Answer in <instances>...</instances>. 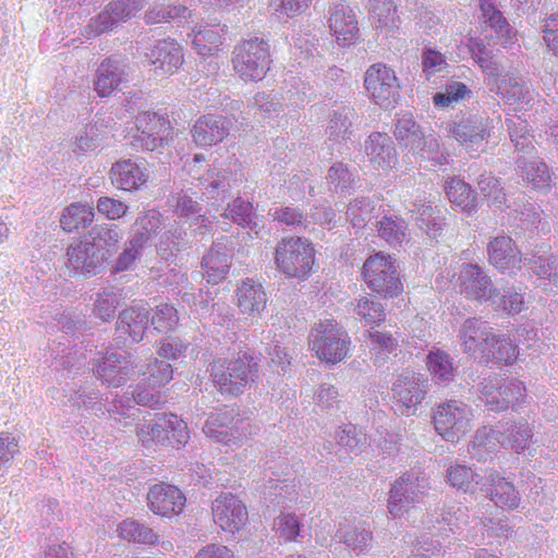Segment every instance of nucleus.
Masks as SVG:
<instances>
[{"instance_id": "a211bd4d", "label": "nucleus", "mask_w": 558, "mask_h": 558, "mask_svg": "<svg viewBox=\"0 0 558 558\" xmlns=\"http://www.w3.org/2000/svg\"><path fill=\"white\" fill-rule=\"evenodd\" d=\"M185 495L177 486L158 483L153 485L147 494V505L153 513L163 518L181 514L185 508Z\"/></svg>"}, {"instance_id": "f03ea898", "label": "nucleus", "mask_w": 558, "mask_h": 558, "mask_svg": "<svg viewBox=\"0 0 558 558\" xmlns=\"http://www.w3.org/2000/svg\"><path fill=\"white\" fill-rule=\"evenodd\" d=\"M208 371L213 384L221 393L238 396L257 376L258 363L253 354L240 350L215 357Z\"/></svg>"}, {"instance_id": "9d476101", "label": "nucleus", "mask_w": 558, "mask_h": 558, "mask_svg": "<svg viewBox=\"0 0 558 558\" xmlns=\"http://www.w3.org/2000/svg\"><path fill=\"white\" fill-rule=\"evenodd\" d=\"M429 489L428 480L417 471H410L391 486L388 499L389 512L402 517L413 504L421 502Z\"/></svg>"}, {"instance_id": "864d4df0", "label": "nucleus", "mask_w": 558, "mask_h": 558, "mask_svg": "<svg viewBox=\"0 0 558 558\" xmlns=\"http://www.w3.org/2000/svg\"><path fill=\"white\" fill-rule=\"evenodd\" d=\"M145 246V238L141 235H134L125 245L123 252L117 258L113 271L122 272L132 269L135 262L140 258L142 250Z\"/></svg>"}, {"instance_id": "1a4fd4ad", "label": "nucleus", "mask_w": 558, "mask_h": 558, "mask_svg": "<svg viewBox=\"0 0 558 558\" xmlns=\"http://www.w3.org/2000/svg\"><path fill=\"white\" fill-rule=\"evenodd\" d=\"M366 92L383 109L393 108L400 99V82L396 72L384 63H374L365 72Z\"/></svg>"}, {"instance_id": "412c9836", "label": "nucleus", "mask_w": 558, "mask_h": 558, "mask_svg": "<svg viewBox=\"0 0 558 558\" xmlns=\"http://www.w3.org/2000/svg\"><path fill=\"white\" fill-rule=\"evenodd\" d=\"M460 293L466 299L487 302L495 289L490 277L477 264H462L458 275Z\"/></svg>"}, {"instance_id": "49530a36", "label": "nucleus", "mask_w": 558, "mask_h": 558, "mask_svg": "<svg viewBox=\"0 0 558 558\" xmlns=\"http://www.w3.org/2000/svg\"><path fill=\"white\" fill-rule=\"evenodd\" d=\"M192 44L198 54L208 57L220 51L223 41L219 28L213 26L195 32Z\"/></svg>"}, {"instance_id": "4c0bfd02", "label": "nucleus", "mask_w": 558, "mask_h": 558, "mask_svg": "<svg viewBox=\"0 0 558 558\" xmlns=\"http://www.w3.org/2000/svg\"><path fill=\"white\" fill-rule=\"evenodd\" d=\"M517 169L521 178L531 183L535 189H543L549 185L550 174L548 167L545 162L525 157L517 159Z\"/></svg>"}, {"instance_id": "6ab92c4d", "label": "nucleus", "mask_w": 558, "mask_h": 558, "mask_svg": "<svg viewBox=\"0 0 558 558\" xmlns=\"http://www.w3.org/2000/svg\"><path fill=\"white\" fill-rule=\"evenodd\" d=\"M523 263L537 277L544 290L549 292L558 290V257L545 245L536 246L526 253Z\"/></svg>"}, {"instance_id": "20e7f679", "label": "nucleus", "mask_w": 558, "mask_h": 558, "mask_svg": "<svg viewBox=\"0 0 558 558\" xmlns=\"http://www.w3.org/2000/svg\"><path fill=\"white\" fill-rule=\"evenodd\" d=\"M272 60L270 46L258 36L241 40L232 52L233 71L244 82H259L270 70Z\"/></svg>"}, {"instance_id": "680f3d73", "label": "nucleus", "mask_w": 558, "mask_h": 558, "mask_svg": "<svg viewBox=\"0 0 558 558\" xmlns=\"http://www.w3.org/2000/svg\"><path fill=\"white\" fill-rule=\"evenodd\" d=\"M446 555V548L435 535H423L414 545L412 555L409 558H439Z\"/></svg>"}, {"instance_id": "13d9d810", "label": "nucleus", "mask_w": 558, "mask_h": 558, "mask_svg": "<svg viewBox=\"0 0 558 558\" xmlns=\"http://www.w3.org/2000/svg\"><path fill=\"white\" fill-rule=\"evenodd\" d=\"M355 313L366 326L378 325L385 320L386 316L383 304L374 298L361 299L355 307Z\"/></svg>"}, {"instance_id": "f3484780", "label": "nucleus", "mask_w": 558, "mask_h": 558, "mask_svg": "<svg viewBox=\"0 0 558 558\" xmlns=\"http://www.w3.org/2000/svg\"><path fill=\"white\" fill-rule=\"evenodd\" d=\"M267 292L259 280L245 278L236 283L234 304L241 315L257 319L267 307Z\"/></svg>"}, {"instance_id": "c03bdc74", "label": "nucleus", "mask_w": 558, "mask_h": 558, "mask_svg": "<svg viewBox=\"0 0 558 558\" xmlns=\"http://www.w3.org/2000/svg\"><path fill=\"white\" fill-rule=\"evenodd\" d=\"M447 482L457 489L464 493H472L477 485L482 486L484 476L476 474L466 465L456 464L448 468Z\"/></svg>"}, {"instance_id": "7c9ffc66", "label": "nucleus", "mask_w": 558, "mask_h": 558, "mask_svg": "<svg viewBox=\"0 0 558 558\" xmlns=\"http://www.w3.org/2000/svg\"><path fill=\"white\" fill-rule=\"evenodd\" d=\"M133 366L125 357L110 354L101 359L96 366V373L108 386L120 387L126 383Z\"/></svg>"}, {"instance_id": "bf43d9fd", "label": "nucleus", "mask_w": 558, "mask_h": 558, "mask_svg": "<svg viewBox=\"0 0 558 558\" xmlns=\"http://www.w3.org/2000/svg\"><path fill=\"white\" fill-rule=\"evenodd\" d=\"M499 389L501 390L504 411L520 404L525 398V387L522 381L510 378L499 377Z\"/></svg>"}, {"instance_id": "a18cd8bd", "label": "nucleus", "mask_w": 558, "mask_h": 558, "mask_svg": "<svg viewBox=\"0 0 558 558\" xmlns=\"http://www.w3.org/2000/svg\"><path fill=\"white\" fill-rule=\"evenodd\" d=\"M117 532L121 538L138 544L155 545L159 539L153 529L129 519L118 525Z\"/></svg>"}, {"instance_id": "dca6fc26", "label": "nucleus", "mask_w": 558, "mask_h": 558, "mask_svg": "<svg viewBox=\"0 0 558 558\" xmlns=\"http://www.w3.org/2000/svg\"><path fill=\"white\" fill-rule=\"evenodd\" d=\"M494 333L495 329L482 318H466L459 330L463 352L481 362L494 340Z\"/></svg>"}, {"instance_id": "39448f33", "label": "nucleus", "mask_w": 558, "mask_h": 558, "mask_svg": "<svg viewBox=\"0 0 558 558\" xmlns=\"http://www.w3.org/2000/svg\"><path fill=\"white\" fill-rule=\"evenodd\" d=\"M392 133L400 147L416 159L430 158L439 150V136L434 133L425 134L411 112L396 113Z\"/></svg>"}, {"instance_id": "f704fd0d", "label": "nucleus", "mask_w": 558, "mask_h": 558, "mask_svg": "<svg viewBox=\"0 0 558 558\" xmlns=\"http://www.w3.org/2000/svg\"><path fill=\"white\" fill-rule=\"evenodd\" d=\"M123 82L122 73L111 59L99 65L95 80V90L99 97H109Z\"/></svg>"}, {"instance_id": "4be33fe9", "label": "nucleus", "mask_w": 558, "mask_h": 558, "mask_svg": "<svg viewBox=\"0 0 558 558\" xmlns=\"http://www.w3.org/2000/svg\"><path fill=\"white\" fill-rule=\"evenodd\" d=\"M488 262L500 272L514 274L521 269L524 257L508 235H498L487 245Z\"/></svg>"}, {"instance_id": "423d86ee", "label": "nucleus", "mask_w": 558, "mask_h": 558, "mask_svg": "<svg viewBox=\"0 0 558 558\" xmlns=\"http://www.w3.org/2000/svg\"><path fill=\"white\" fill-rule=\"evenodd\" d=\"M472 408L460 400H448L433 409L435 430L446 441H458L472 428Z\"/></svg>"}, {"instance_id": "ddd939ff", "label": "nucleus", "mask_w": 558, "mask_h": 558, "mask_svg": "<svg viewBox=\"0 0 558 558\" xmlns=\"http://www.w3.org/2000/svg\"><path fill=\"white\" fill-rule=\"evenodd\" d=\"M428 379L410 369L398 375L392 384V396L402 415H414L428 391Z\"/></svg>"}, {"instance_id": "3c124183", "label": "nucleus", "mask_w": 558, "mask_h": 558, "mask_svg": "<svg viewBox=\"0 0 558 558\" xmlns=\"http://www.w3.org/2000/svg\"><path fill=\"white\" fill-rule=\"evenodd\" d=\"M147 385L153 388H160L169 384L173 378V367L170 363L154 357L143 371Z\"/></svg>"}, {"instance_id": "bb28decb", "label": "nucleus", "mask_w": 558, "mask_h": 558, "mask_svg": "<svg viewBox=\"0 0 558 558\" xmlns=\"http://www.w3.org/2000/svg\"><path fill=\"white\" fill-rule=\"evenodd\" d=\"M481 490L490 496V500L499 507L515 509L520 505V495L513 484L500 476L495 470H487Z\"/></svg>"}, {"instance_id": "09e8293b", "label": "nucleus", "mask_w": 558, "mask_h": 558, "mask_svg": "<svg viewBox=\"0 0 558 558\" xmlns=\"http://www.w3.org/2000/svg\"><path fill=\"white\" fill-rule=\"evenodd\" d=\"M190 15L185 5L156 4L148 9L144 14V21L148 25L170 23Z\"/></svg>"}, {"instance_id": "6e6d98bb", "label": "nucleus", "mask_w": 558, "mask_h": 558, "mask_svg": "<svg viewBox=\"0 0 558 558\" xmlns=\"http://www.w3.org/2000/svg\"><path fill=\"white\" fill-rule=\"evenodd\" d=\"M371 13L379 27H398L397 7L391 0H369Z\"/></svg>"}, {"instance_id": "f8f14e48", "label": "nucleus", "mask_w": 558, "mask_h": 558, "mask_svg": "<svg viewBox=\"0 0 558 558\" xmlns=\"http://www.w3.org/2000/svg\"><path fill=\"white\" fill-rule=\"evenodd\" d=\"M342 335L335 320L326 319L313 328L310 347L322 362L336 364L343 360L347 353Z\"/></svg>"}, {"instance_id": "2f4dec72", "label": "nucleus", "mask_w": 558, "mask_h": 558, "mask_svg": "<svg viewBox=\"0 0 558 558\" xmlns=\"http://www.w3.org/2000/svg\"><path fill=\"white\" fill-rule=\"evenodd\" d=\"M487 302L495 311L508 315L519 314L525 307L522 287L515 284L505 286L501 289L495 287Z\"/></svg>"}, {"instance_id": "0e129e2a", "label": "nucleus", "mask_w": 558, "mask_h": 558, "mask_svg": "<svg viewBox=\"0 0 558 558\" xmlns=\"http://www.w3.org/2000/svg\"><path fill=\"white\" fill-rule=\"evenodd\" d=\"M480 191L485 197L492 199L493 204L500 207L506 202V194L502 192L500 181L492 173H483L477 180Z\"/></svg>"}, {"instance_id": "aec40b11", "label": "nucleus", "mask_w": 558, "mask_h": 558, "mask_svg": "<svg viewBox=\"0 0 558 558\" xmlns=\"http://www.w3.org/2000/svg\"><path fill=\"white\" fill-rule=\"evenodd\" d=\"M145 2L146 0H112L104 12L90 21L89 33L100 35L112 31L118 23L125 22L141 11Z\"/></svg>"}, {"instance_id": "603ef678", "label": "nucleus", "mask_w": 558, "mask_h": 558, "mask_svg": "<svg viewBox=\"0 0 558 558\" xmlns=\"http://www.w3.org/2000/svg\"><path fill=\"white\" fill-rule=\"evenodd\" d=\"M378 235L390 245L401 244L405 238V222L398 217H383L376 223Z\"/></svg>"}, {"instance_id": "8fccbe9b", "label": "nucleus", "mask_w": 558, "mask_h": 558, "mask_svg": "<svg viewBox=\"0 0 558 558\" xmlns=\"http://www.w3.org/2000/svg\"><path fill=\"white\" fill-rule=\"evenodd\" d=\"M509 136L517 151L531 155L534 151L533 135L530 133L529 125L524 120H507Z\"/></svg>"}, {"instance_id": "774afa93", "label": "nucleus", "mask_w": 558, "mask_h": 558, "mask_svg": "<svg viewBox=\"0 0 558 558\" xmlns=\"http://www.w3.org/2000/svg\"><path fill=\"white\" fill-rule=\"evenodd\" d=\"M312 0H271L270 7L278 16L295 17L304 13Z\"/></svg>"}, {"instance_id": "0eeeda50", "label": "nucleus", "mask_w": 558, "mask_h": 558, "mask_svg": "<svg viewBox=\"0 0 558 558\" xmlns=\"http://www.w3.org/2000/svg\"><path fill=\"white\" fill-rule=\"evenodd\" d=\"M494 130L493 120L486 114L474 113L449 122L447 132L469 153L485 151Z\"/></svg>"}, {"instance_id": "c9c22d12", "label": "nucleus", "mask_w": 558, "mask_h": 558, "mask_svg": "<svg viewBox=\"0 0 558 558\" xmlns=\"http://www.w3.org/2000/svg\"><path fill=\"white\" fill-rule=\"evenodd\" d=\"M445 190L448 199L463 211L471 214L476 209V194L464 181L452 178L446 182Z\"/></svg>"}, {"instance_id": "c85d7f7f", "label": "nucleus", "mask_w": 558, "mask_h": 558, "mask_svg": "<svg viewBox=\"0 0 558 558\" xmlns=\"http://www.w3.org/2000/svg\"><path fill=\"white\" fill-rule=\"evenodd\" d=\"M148 324V312L142 306L124 310L117 323V332L124 341L137 343L143 340Z\"/></svg>"}, {"instance_id": "cd10ccee", "label": "nucleus", "mask_w": 558, "mask_h": 558, "mask_svg": "<svg viewBox=\"0 0 558 558\" xmlns=\"http://www.w3.org/2000/svg\"><path fill=\"white\" fill-rule=\"evenodd\" d=\"M364 150L375 168L391 169L398 163V153L387 133L373 132L365 141Z\"/></svg>"}, {"instance_id": "72a5a7b5", "label": "nucleus", "mask_w": 558, "mask_h": 558, "mask_svg": "<svg viewBox=\"0 0 558 558\" xmlns=\"http://www.w3.org/2000/svg\"><path fill=\"white\" fill-rule=\"evenodd\" d=\"M94 219L95 210L92 205L75 202L63 209L60 226L63 231L71 233L89 227Z\"/></svg>"}, {"instance_id": "5fc2aeb1", "label": "nucleus", "mask_w": 558, "mask_h": 558, "mask_svg": "<svg viewBox=\"0 0 558 558\" xmlns=\"http://www.w3.org/2000/svg\"><path fill=\"white\" fill-rule=\"evenodd\" d=\"M478 391L481 393V398L484 400L485 405L488 411L492 412H501L504 411L502 395L499 389V376L494 375L487 378H484L478 384Z\"/></svg>"}, {"instance_id": "a878e982", "label": "nucleus", "mask_w": 558, "mask_h": 558, "mask_svg": "<svg viewBox=\"0 0 558 558\" xmlns=\"http://www.w3.org/2000/svg\"><path fill=\"white\" fill-rule=\"evenodd\" d=\"M232 250L223 243H215L202 259V271L210 284L221 283L230 272Z\"/></svg>"}, {"instance_id": "f257e3e1", "label": "nucleus", "mask_w": 558, "mask_h": 558, "mask_svg": "<svg viewBox=\"0 0 558 558\" xmlns=\"http://www.w3.org/2000/svg\"><path fill=\"white\" fill-rule=\"evenodd\" d=\"M92 242L81 240L68 247L69 266L80 276L97 275L120 241L117 227L96 226L89 232Z\"/></svg>"}, {"instance_id": "a19ab883", "label": "nucleus", "mask_w": 558, "mask_h": 558, "mask_svg": "<svg viewBox=\"0 0 558 558\" xmlns=\"http://www.w3.org/2000/svg\"><path fill=\"white\" fill-rule=\"evenodd\" d=\"M230 417L226 413L210 414L205 422L203 430L205 435L216 442L231 445L235 442L233 427L229 426Z\"/></svg>"}, {"instance_id": "6e6552de", "label": "nucleus", "mask_w": 558, "mask_h": 558, "mask_svg": "<svg viewBox=\"0 0 558 558\" xmlns=\"http://www.w3.org/2000/svg\"><path fill=\"white\" fill-rule=\"evenodd\" d=\"M149 416L148 420H145L144 423L140 425L137 430L138 439L144 447L160 444L179 449L187 442L190 438L187 424L178 415H171L168 418L170 420L168 422L174 427V436H169L167 426L170 425L167 424L166 413Z\"/></svg>"}, {"instance_id": "9b49d317", "label": "nucleus", "mask_w": 558, "mask_h": 558, "mask_svg": "<svg viewBox=\"0 0 558 558\" xmlns=\"http://www.w3.org/2000/svg\"><path fill=\"white\" fill-rule=\"evenodd\" d=\"M362 277L373 291L385 298L397 296L402 291L395 263L380 254H375L365 260Z\"/></svg>"}, {"instance_id": "de8ad7c7", "label": "nucleus", "mask_w": 558, "mask_h": 558, "mask_svg": "<svg viewBox=\"0 0 558 558\" xmlns=\"http://www.w3.org/2000/svg\"><path fill=\"white\" fill-rule=\"evenodd\" d=\"M150 322L157 332H172L180 323L179 312L171 303H160L153 310Z\"/></svg>"}, {"instance_id": "393cba45", "label": "nucleus", "mask_w": 558, "mask_h": 558, "mask_svg": "<svg viewBox=\"0 0 558 558\" xmlns=\"http://www.w3.org/2000/svg\"><path fill=\"white\" fill-rule=\"evenodd\" d=\"M146 56L155 70L166 75L174 74L184 62L183 49L172 38L157 41Z\"/></svg>"}, {"instance_id": "c756f323", "label": "nucleus", "mask_w": 558, "mask_h": 558, "mask_svg": "<svg viewBox=\"0 0 558 558\" xmlns=\"http://www.w3.org/2000/svg\"><path fill=\"white\" fill-rule=\"evenodd\" d=\"M498 428L501 435V447L517 452L525 450L533 437V428L524 418L502 420L498 422Z\"/></svg>"}, {"instance_id": "58836bf2", "label": "nucleus", "mask_w": 558, "mask_h": 558, "mask_svg": "<svg viewBox=\"0 0 558 558\" xmlns=\"http://www.w3.org/2000/svg\"><path fill=\"white\" fill-rule=\"evenodd\" d=\"M489 344L481 362L488 363L494 361L496 363L511 364L515 361L518 356L517 345L506 336L495 331L494 340Z\"/></svg>"}, {"instance_id": "7ed1b4c3", "label": "nucleus", "mask_w": 558, "mask_h": 558, "mask_svg": "<svg viewBox=\"0 0 558 558\" xmlns=\"http://www.w3.org/2000/svg\"><path fill=\"white\" fill-rule=\"evenodd\" d=\"M315 253L308 239L284 236L275 248L276 269L287 278L306 280L317 266Z\"/></svg>"}, {"instance_id": "e2e57ef3", "label": "nucleus", "mask_w": 558, "mask_h": 558, "mask_svg": "<svg viewBox=\"0 0 558 558\" xmlns=\"http://www.w3.org/2000/svg\"><path fill=\"white\" fill-rule=\"evenodd\" d=\"M471 90L464 83L451 82L446 85L444 92L436 93L433 101L436 107H449L452 102L463 99Z\"/></svg>"}, {"instance_id": "69168bd1", "label": "nucleus", "mask_w": 558, "mask_h": 558, "mask_svg": "<svg viewBox=\"0 0 558 558\" xmlns=\"http://www.w3.org/2000/svg\"><path fill=\"white\" fill-rule=\"evenodd\" d=\"M373 202L367 197H355L351 202V227L364 228L372 218Z\"/></svg>"}, {"instance_id": "37998d69", "label": "nucleus", "mask_w": 558, "mask_h": 558, "mask_svg": "<svg viewBox=\"0 0 558 558\" xmlns=\"http://www.w3.org/2000/svg\"><path fill=\"white\" fill-rule=\"evenodd\" d=\"M512 225L522 230L537 228L541 222V211L533 203L525 202L524 196L513 203L510 213Z\"/></svg>"}, {"instance_id": "ea45409f", "label": "nucleus", "mask_w": 558, "mask_h": 558, "mask_svg": "<svg viewBox=\"0 0 558 558\" xmlns=\"http://www.w3.org/2000/svg\"><path fill=\"white\" fill-rule=\"evenodd\" d=\"M427 367L433 379L441 385L453 380L456 367L448 353L439 349L433 350L427 355Z\"/></svg>"}, {"instance_id": "79ce46f5", "label": "nucleus", "mask_w": 558, "mask_h": 558, "mask_svg": "<svg viewBox=\"0 0 558 558\" xmlns=\"http://www.w3.org/2000/svg\"><path fill=\"white\" fill-rule=\"evenodd\" d=\"M497 94L508 102L527 105L533 100V90L530 85L520 77H508L497 87Z\"/></svg>"}, {"instance_id": "4468645a", "label": "nucleus", "mask_w": 558, "mask_h": 558, "mask_svg": "<svg viewBox=\"0 0 558 558\" xmlns=\"http://www.w3.org/2000/svg\"><path fill=\"white\" fill-rule=\"evenodd\" d=\"M213 518L223 532L234 534L247 524L248 512L236 496L225 494L214 501Z\"/></svg>"}, {"instance_id": "2eb2a0df", "label": "nucleus", "mask_w": 558, "mask_h": 558, "mask_svg": "<svg viewBox=\"0 0 558 558\" xmlns=\"http://www.w3.org/2000/svg\"><path fill=\"white\" fill-rule=\"evenodd\" d=\"M136 133L133 135L142 146L154 149L158 143L172 138L173 128L170 121L155 111L140 112L135 118Z\"/></svg>"}, {"instance_id": "4d7b16f0", "label": "nucleus", "mask_w": 558, "mask_h": 558, "mask_svg": "<svg viewBox=\"0 0 558 558\" xmlns=\"http://www.w3.org/2000/svg\"><path fill=\"white\" fill-rule=\"evenodd\" d=\"M274 531L282 543H291L300 535L301 522L295 514L281 513L275 519Z\"/></svg>"}, {"instance_id": "338daca9", "label": "nucleus", "mask_w": 558, "mask_h": 558, "mask_svg": "<svg viewBox=\"0 0 558 558\" xmlns=\"http://www.w3.org/2000/svg\"><path fill=\"white\" fill-rule=\"evenodd\" d=\"M161 215L156 210H149L140 216L136 221V233L135 235H143L145 238V245L147 244L150 236L160 229Z\"/></svg>"}, {"instance_id": "5701e85b", "label": "nucleus", "mask_w": 558, "mask_h": 558, "mask_svg": "<svg viewBox=\"0 0 558 558\" xmlns=\"http://www.w3.org/2000/svg\"><path fill=\"white\" fill-rule=\"evenodd\" d=\"M230 128L231 121L228 118L207 113L196 120L191 134L197 146L208 148L227 138Z\"/></svg>"}, {"instance_id": "e433bc0d", "label": "nucleus", "mask_w": 558, "mask_h": 558, "mask_svg": "<svg viewBox=\"0 0 558 558\" xmlns=\"http://www.w3.org/2000/svg\"><path fill=\"white\" fill-rule=\"evenodd\" d=\"M429 519L426 521V524H440L444 523L448 526V530L452 533L460 530L462 525L468 523V513L466 508L452 505V506H442L441 508H437L434 512L428 514ZM430 529V526H427Z\"/></svg>"}, {"instance_id": "b1692460", "label": "nucleus", "mask_w": 558, "mask_h": 558, "mask_svg": "<svg viewBox=\"0 0 558 558\" xmlns=\"http://www.w3.org/2000/svg\"><path fill=\"white\" fill-rule=\"evenodd\" d=\"M109 178L117 189L133 192L147 183L149 172L143 162L130 158L114 162L111 166Z\"/></svg>"}, {"instance_id": "052dcab7", "label": "nucleus", "mask_w": 558, "mask_h": 558, "mask_svg": "<svg viewBox=\"0 0 558 558\" xmlns=\"http://www.w3.org/2000/svg\"><path fill=\"white\" fill-rule=\"evenodd\" d=\"M485 23L490 28L489 37L492 39H496L504 47L511 43L514 31L500 11L493 13V16L485 20Z\"/></svg>"}, {"instance_id": "473e14b6", "label": "nucleus", "mask_w": 558, "mask_h": 558, "mask_svg": "<svg viewBox=\"0 0 558 558\" xmlns=\"http://www.w3.org/2000/svg\"><path fill=\"white\" fill-rule=\"evenodd\" d=\"M498 432V424L496 427L482 426L477 428L468 448L471 457L477 461H486L492 457L498 446L501 447V435Z\"/></svg>"}]
</instances>
